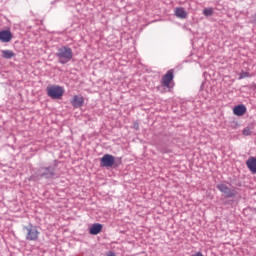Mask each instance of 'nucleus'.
Listing matches in <instances>:
<instances>
[{"label": "nucleus", "mask_w": 256, "mask_h": 256, "mask_svg": "<svg viewBox=\"0 0 256 256\" xmlns=\"http://www.w3.org/2000/svg\"><path fill=\"white\" fill-rule=\"evenodd\" d=\"M56 57L62 65L69 63L73 59V50L67 46L60 47L56 52Z\"/></svg>", "instance_id": "f257e3e1"}, {"label": "nucleus", "mask_w": 256, "mask_h": 256, "mask_svg": "<svg viewBox=\"0 0 256 256\" xmlns=\"http://www.w3.org/2000/svg\"><path fill=\"white\" fill-rule=\"evenodd\" d=\"M173 79H175V72L173 71V69L168 70L166 74L162 77V87H166L167 89H169V91H171V89L175 87V82H173Z\"/></svg>", "instance_id": "f03ea898"}, {"label": "nucleus", "mask_w": 256, "mask_h": 256, "mask_svg": "<svg viewBox=\"0 0 256 256\" xmlns=\"http://www.w3.org/2000/svg\"><path fill=\"white\" fill-rule=\"evenodd\" d=\"M24 231H26V241H37V239H39V235H41L37 226H33L32 224L24 226Z\"/></svg>", "instance_id": "7ed1b4c3"}, {"label": "nucleus", "mask_w": 256, "mask_h": 256, "mask_svg": "<svg viewBox=\"0 0 256 256\" xmlns=\"http://www.w3.org/2000/svg\"><path fill=\"white\" fill-rule=\"evenodd\" d=\"M63 93H65V90L60 86L53 85L47 88L48 97H51V99H61Z\"/></svg>", "instance_id": "20e7f679"}, {"label": "nucleus", "mask_w": 256, "mask_h": 256, "mask_svg": "<svg viewBox=\"0 0 256 256\" xmlns=\"http://www.w3.org/2000/svg\"><path fill=\"white\" fill-rule=\"evenodd\" d=\"M217 189L228 198L236 197L237 195V189H231L226 184H218Z\"/></svg>", "instance_id": "39448f33"}, {"label": "nucleus", "mask_w": 256, "mask_h": 256, "mask_svg": "<svg viewBox=\"0 0 256 256\" xmlns=\"http://www.w3.org/2000/svg\"><path fill=\"white\" fill-rule=\"evenodd\" d=\"M101 167H113L115 165V156L111 154H105L101 160Z\"/></svg>", "instance_id": "423d86ee"}, {"label": "nucleus", "mask_w": 256, "mask_h": 256, "mask_svg": "<svg viewBox=\"0 0 256 256\" xmlns=\"http://www.w3.org/2000/svg\"><path fill=\"white\" fill-rule=\"evenodd\" d=\"M71 105L74 109H79V107L85 105V98L82 95H74L71 100Z\"/></svg>", "instance_id": "0eeeda50"}, {"label": "nucleus", "mask_w": 256, "mask_h": 256, "mask_svg": "<svg viewBox=\"0 0 256 256\" xmlns=\"http://www.w3.org/2000/svg\"><path fill=\"white\" fill-rule=\"evenodd\" d=\"M11 39H13V33L9 30L0 31V41L1 43H10Z\"/></svg>", "instance_id": "6e6552de"}, {"label": "nucleus", "mask_w": 256, "mask_h": 256, "mask_svg": "<svg viewBox=\"0 0 256 256\" xmlns=\"http://www.w3.org/2000/svg\"><path fill=\"white\" fill-rule=\"evenodd\" d=\"M174 15L178 19H187V17H189V13H187L183 7H176L174 10Z\"/></svg>", "instance_id": "1a4fd4ad"}, {"label": "nucleus", "mask_w": 256, "mask_h": 256, "mask_svg": "<svg viewBox=\"0 0 256 256\" xmlns=\"http://www.w3.org/2000/svg\"><path fill=\"white\" fill-rule=\"evenodd\" d=\"M233 113L237 117H243V115L247 113V107H245L243 104L237 105L233 108Z\"/></svg>", "instance_id": "9d476101"}, {"label": "nucleus", "mask_w": 256, "mask_h": 256, "mask_svg": "<svg viewBox=\"0 0 256 256\" xmlns=\"http://www.w3.org/2000/svg\"><path fill=\"white\" fill-rule=\"evenodd\" d=\"M103 231V225L100 223H95L89 228L90 235H99Z\"/></svg>", "instance_id": "9b49d317"}, {"label": "nucleus", "mask_w": 256, "mask_h": 256, "mask_svg": "<svg viewBox=\"0 0 256 256\" xmlns=\"http://www.w3.org/2000/svg\"><path fill=\"white\" fill-rule=\"evenodd\" d=\"M246 165L251 173H256V157L251 156L248 158Z\"/></svg>", "instance_id": "f8f14e48"}, {"label": "nucleus", "mask_w": 256, "mask_h": 256, "mask_svg": "<svg viewBox=\"0 0 256 256\" xmlns=\"http://www.w3.org/2000/svg\"><path fill=\"white\" fill-rule=\"evenodd\" d=\"M1 53L3 59H13V57H15V52L12 50H2Z\"/></svg>", "instance_id": "ddd939ff"}, {"label": "nucleus", "mask_w": 256, "mask_h": 256, "mask_svg": "<svg viewBox=\"0 0 256 256\" xmlns=\"http://www.w3.org/2000/svg\"><path fill=\"white\" fill-rule=\"evenodd\" d=\"M53 175H55V172L53 171V168L51 167H47V168H44V172L42 174V177H53Z\"/></svg>", "instance_id": "4468645a"}, {"label": "nucleus", "mask_w": 256, "mask_h": 256, "mask_svg": "<svg viewBox=\"0 0 256 256\" xmlns=\"http://www.w3.org/2000/svg\"><path fill=\"white\" fill-rule=\"evenodd\" d=\"M203 15H205V17H211V15H213V8H205L203 10Z\"/></svg>", "instance_id": "2eb2a0df"}, {"label": "nucleus", "mask_w": 256, "mask_h": 256, "mask_svg": "<svg viewBox=\"0 0 256 256\" xmlns=\"http://www.w3.org/2000/svg\"><path fill=\"white\" fill-rule=\"evenodd\" d=\"M248 77H251V74H249V72L242 71L239 74V79H247Z\"/></svg>", "instance_id": "dca6fc26"}, {"label": "nucleus", "mask_w": 256, "mask_h": 256, "mask_svg": "<svg viewBox=\"0 0 256 256\" xmlns=\"http://www.w3.org/2000/svg\"><path fill=\"white\" fill-rule=\"evenodd\" d=\"M251 129L252 128H249V127L244 128L243 135H245L246 137L251 135Z\"/></svg>", "instance_id": "f3484780"}, {"label": "nucleus", "mask_w": 256, "mask_h": 256, "mask_svg": "<svg viewBox=\"0 0 256 256\" xmlns=\"http://www.w3.org/2000/svg\"><path fill=\"white\" fill-rule=\"evenodd\" d=\"M107 256H115V252L110 251V252H108Z\"/></svg>", "instance_id": "a211bd4d"}, {"label": "nucleus", "mask_w": 256, "mask_h": 256, "mask_svg": "<svg viewBox=\"0 0 256 256\" xmlns=\"http://www.w3.org/2000/svg\"><path fill=\"white\" fill-rule=\"evenodd\" d=\"M135 127H136V129H139V124H136V126H135Z\"/></svg>", "instance_id": "6ab92c4d"}]
</instances>
